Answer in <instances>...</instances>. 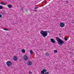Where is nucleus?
Returning a JSON list of instances; mask_svg holds the SVG:
<instances>
[{"label":"nucleus","instance_id":"21","mask_svg":"<svg viewBox=\"0 0 74 74\" xmlns=\"http://www.w3.org/2000/svg\"><path fill=\"white\" fill-rule=\"evenodd\" d=\"M12 7V6H11V5H10V8H11Z\"/></svg>","mask_w":74,"mask_h":74},{"label":"nucleus","instance_id":"4","mask_svg":"<svg viewBox=\"0 0 74 74\" xmlns=\"http://www.w3.org/2000/svg\"><path fill=\"white\" fill-rule=\"evenodd\" d=\"M60 26L61 27H64L65 26L64 23L63 22L60 23Z\"/></svg>","mask_w":74,"mask_h":74},{"label":"nucleus","instance_id":"20","mask_svg":"<svg viewBox=\"0 0 74 74\" xmlns=\"http://www.w3.org/2000/svg\"><path fill=\"white\" fill-rule=\"evenodd\" d=\"M29 74H32V72H31V71H30V72H29Z\"/></svg>","mask_w":74,"mask_h":74},{"label":"nucleus","instance_id":"14","mask_svg":"<svg viewBox=\"0 0 74 74\" xmlns=\"http://www.w3.org/2000/svg\"><path fill=\"white\" fill-rule=\"evenodd\" d=\"M30 53L31 54H32L33 53V51L32 50H30Z\"/></svg>","mask_w":74,"mask_h":74},{"label":"nucleus","instance_id":"15","mask_svg":"<svg viewBox=\"0 0 74 74\" xmlns=\"http://www.w3.org/2000/svg\"><path fill=\"white\" fill-rule=\"evenodd\" d=\"M1 9H3V7L0 5V10H1Z\"/></svg>","mask_w":74,"mask_h":74},{"label":"nucleus","instance_id":"1","mask_svg":"<svg viewBox=\"0 0 74 74\" xmlns=\"http://www.w3.org/2000/svg\"><path fill=\"white\" fill-rule=\"evenodd\" d=\"M56 38L58 42V43L59 45H62L64 44V42L63 40H62L60 39V38L58 37H56Z\"/></svg>","mask_w":74,"mask_h":74},{"label":"nucleus","instance_id":"24","mask_svg":"<svg viewBox=\"0 0 74 74\" xmlns=\"http://www.w3.org/2000/svg\"><path fill=\"white\" fill-rule=\"evenodd\" d=\"M66 3H69V1H66Z\"/></svg>","mask_w":74,"mask_h":74},{"label":"nucleus","instance_id":"23","mask_svg":"<svg viewBox=\"0 0 74 74\" xmlns=\"http://www.w3.org/2000/svg\"><path fill=\"white\" fill-rule=\"evenodd\" d=\"M38 7H36L34 8V9H37V8H38Z\"/></svg>","mask_w":74,"mask_h":74},{"label":"nucleus","instance_id":"25","mask_svg":"<svg viewBox=\"0 0 74 74\" xmlns=\"http://www.w3.org/2000/svg\"><path fill=\"white\" fill-rule=\"evenodd\" d=\"M8 8H10V5H8Z\"/></svg>","mask_w":74,"mask_h":74},{"label":"nucleus","instance_id":"13","mask_svg":"<svg viewBox=\"0 0 74 74\" xmlns=\"http://www.w3.org/2000/svg\"><path fill=\"white\" fill-rule=\"evenodd\" d=\"M54 53H58V51H57V50H54Z\"/></svg>","mask_w":74,"mask_h":74},{"label":"nucleus","instance_id":"6","mask_svg":"<svg viewBox=\"0 0 74 74\" xmlns=\"http://www.w3.org/2000/svg\"><path fill=\"white\" fill-rule=\"evenodd\" d=\"M47 69H44L42 71H41V74H44V72H47Z\"/></svg>","mask_w":74,"mask_h":74},{"label":"nucleus","instance_id":"12","mask_svg":"<svg viewBox=\"0 0 74 74\" xmlns=\"http://www.w3.org/2000/svg\"><path fill=\"white\" fill-rule=\"evenodd\" d=\"M3 30H5V31H9V29L6 28H4Z\"/></svg>","mask_w":74,"mask_h":74},{"label":"nucleus","instance_id":"22","mask_svg":"<svg viewBox=\"0 0 74 74\" xmlns=\"http://www.w3.org/2000/svg\"><path fill=\"white\" fill-rule=\"evenodd\" d=\"M2 17V15L0 14V18H1Z\"/></svg>","mask_w":74,"mask_h":74},{"label":"nucleus","instance_id":"27","mask_svg":"<svg viewBox=\"0 0 74 74\" xmlns=\"http://www.w3.org/2000/svg\"><path fill=\"white\" fill-rule=\"evenodd\" d=\"M7 36H8V34H7Z\"/></svg>","mask_w":74,"mask_h":74},{"label":"nucleus","instance_id":"11","mask_svg":"<svg viewBox=\"0 0 74 74\" xmlns=\"http://www.w3.org/2000/svg\"><path fill=\"white\" fill-rule=\"evenodd\" d=\"M1 4H2V5H6V4L5 3H3V2H1L0 3Z\"/></svg>","mask_w":74,"mask_h":74},{"label":"nucleus","instance_id":"5","mask_svg":"<svg viewBox=\"0 0 74 74\" xmlns=\"http://www.w3.org/2000/svg\"><path fill=\"white\" fill-rule=\"evenodd\" d=\"M13 59L14 61H16L18 60V58L16 56H14L13 57Z\"/></svg>","mask_w":74,"mask_h":74},{"label":"nucleus","instance_id":"2","mask_svg":"<svg viewBox=\"0 0 74 74\" xmlns=\"http://www.w3.org/2000/svg\"><path fill=\"white\" fill-rule=\"evenodd\" d=\"M40 34L43 36V37L45 38L48 35V32L47 31H44L41 30L40 32Z\"/></svg>","mask_w":74,"mask_h":74},{"label":"nucleus","instance_id":"3","mask_svg":"<svg viewBox=\"0 0 74 74\" xmlns=\"http://www.w3.org/2000/svg\"><path fill=\"white\" fill-rule=\"evenodd\" d=\"M24 60L25 61H27L28 60V57L26 55H24L23 56Z\"/></svg>","mask_w":74,"mask_h":74},{"label":"nucleus","instance_id":"17","mask_svg":"<svg viewBox=\"0 0 74 74\" xmlns=\"http://www.w3.org/2000/svg\"><path fill=\"white\" fill-rule=\"evenodd\" d=\"M49 54L48 53H46V56H49Z\"/></svg>","mask_w":74,"mask_h":74},{"label":"nucleus","instance_id":"8","mask_svg":"<svg viewBox=\"0 0 74 74\" xmlns=\"http://www.w3.org/2000/svg\"><path fill=\"white\" fill-rule=\"evenodd\" d=\"M51 42H52V43H55V40L51 38L50 39Z\"/></svg>","mask_w":74,"mask_h":74},{"label":"nucleus","instance_id":"19","mask_svg":"<svg viewBox=\"0 0 74 74\" xmlns=\"http://www.w3.org/2000/svg\"><path fill=\"white\" fill-rule=\"evenodd\" d=\"M12 64V63H11V62L10 61V66Z\"/></svg>","mask_w":74,"mask_h":74},{"label":"nucleus","instance_id":"16","mask_svg":"<svg viewBox=\"0 0 74 74\" xmlns=\"http://www.w3.org/2000/svg\"><path fill=\"white\" fill-rule=\"evenodd\" d=\"M64 39L65 40V41H67V38H64Z\"/></svg>","mask_w":74,"mask_h":74},{"label":"nucleus","instance_id":"26","mask_svg":"<svg viewBox=\"0 0 74 74\" xmlns=\"http://www.w3.org/2000/svg\"><path fill=\"white\" fill-rule=\"evenodd\" d=\"M34 11L35 12H36V11H37V10H34Z\"/></svg>","mask_w":74,"mask_h":74},{"label":"nucleus","instance_id":"10","mask_svg":"<svg viewBox=\"0 0 74 74\" xmlns=\"http://www.w3.org/2000/svg\"><path fill=\"white\" fill-rule=\"evenodd\" d=\"M21 51L22 52H23V53H25V50L23 49Z\"/></svg>","mask_w":74,"mask_h":74},{"label":"nucleus","instance_id":"9","mask_svg":"<svg viewBox=\"0 0 74 74\" xmlns=\"http://www.w3.org/2000/svg\"><path fill=\"white\" fill-rule=\"evenodd\" d=\"M6 64L8 66H10V61H8L6 63Z\"/></svg>","mask_w":74,"mask_h":74},{"label":"nucleus","instance_id":"7","mask_svg":"<svg viewBox=\"0 0 74 74\" xmlns=\"http://www.w3.org/2000/svg\"><path fill=\"white\" fill-rule=\"evenodd\" d=\"M27 64L29 66H31V65L32 64V62H31L30 61H28L27 63Z\"/></svg>","mask_w":74,"mask_h":74},{"label":"nucleus","instance_id":"18","mask_svg":"<svg viewBox=\"0 0 74 74\" xmlns=\"http://www.w3.org/2000/svg\"><path fill=\"white\" fill-rule=\"evenodd\" d=\"M44 74H49V73L48 72H45Z\"/></svg>","mask_w":74,"mask_h":74}]
</instances>
